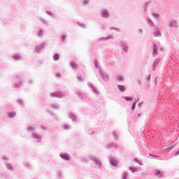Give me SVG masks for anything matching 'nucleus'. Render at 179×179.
Masks as SVG:
<instances>
[{
	"instance_id": "nucleus-1",
	"label": "nucleus",
	"mask_w": 179,
	"mask_h": 179,
	"mask_svg": "<svg viewBox=\"0 0 179 179\" xmlns=\"http://www.w3.org/2000/svg\"><path fill=\"white\" fill-rule=\"evenodd\" d=\"M36 129H37L36 124H31L29 127H28V131L31 132V138H32V139H34L36 143H40V142H41V139H43V136L37 133Z\"/></svg>"
},
{
	"instance_id": "nucleus-2",
	"label": "nucleus",
	"mask_w": 179,
	"mask_h": 179,
	"mask_svg": "<svg viewBox=\"0 0 179 179\" xmlns=\"http://www.w3.org/2000/svg\"><path fill=\"white\" fill-rule=\"evenodd\" d=\"M90 159L94 163L96 166H98L99 169L101 168L103 164L101 163V160L100 159V158L94 155H90Z\"/></svg>"
},
{
	"instance_id": "nucleus-3",
	"label": "nucleus",
	"mask_w": 179,
	"mask_h": 179,
	"mask_svg": "<svg viewBox=\"0 0 179 179\" xmlns=\"http://www.w3.org/2000/svg\"><path fill=\"white\" fill-rule=\"evenodd\" d=\"M15 84L13 87V84H12V87H15V89H19V87H22L23 85V80L19 77L15 78Z\"/></svg>"
},
{
	"instance_id": "nucleus-4",
	"label": "nucleus",
	"mask_w": 179,
	"mask_h": 179,
	"mask_svg": "<svg viewBox=\"0 0 179 179\" xmlns=\"http://www.w3.org/2000/svg\"><path fill=\"white\" fill-rule=\"evenodd\" d=\"M66 93L65 92H56L50 94V97H57V99H62L65 97Z\"/></svg>"
},
{
	"instance_id": "nucleus-5",
	"label": "nucleus",
	"mask_w": 179,
	"mask_h": 179,
	"mask_svg": "<svg viewBox=\"0 0 179 179\" xmlns=\"http://www.w3.org/2000/svg\"><path fill=\"white\" fill-rule=\"evenodd\" d=\"M100 13L101 17L103 19H108V17L110 16V11L106 8H102L100 11Z\"/></svg>"
},
{
	"instance_id": "nucleus-6",
	"label": "nucleus",
	"mask_w": 179,
	"mask_h": 179,
	"mask_svg": "<svg viewBox=\"0 0 179 179\" xmlns=\"http://www.w3.org/2000/svg\"><path fill=\"white\" fill-rule=\"evenodd\" d=\"M99 75L105 82H108L110 80V76H108V74L101 71V69H99Z\"/></svg>"
},
{
	"instance_id": "nucleus-7",
	"label": "nucleus",
	"mask_w": 179,
	"mask_h": 179,
	"mask_svg": "<svg viewBox=\"0 0 179 179\" xmlns=\"http://www.w3.org/2000/svg\"><path fill=\"white\" fill-rule=\"evenodd\" d=\"M45 48V46L44 45V43H41L40 45H37L35 47V52L36 54H41V51Z\"/></svg>"
},
{
	"instance_id": "nucleus-8",
	"label": "nucleus",
	"mask_w": 179,
	"mask_h": 179,
	"mask_svg": "<svg viewBox=\"0 0 179 179\" xmlns=\"http://www.w3.org/2000/svg\"><path fill=\"white\" fill-rule=\"evenodd\" d=\"M120 46L124 52H128L129 51V46L128 44L124 41L120 43Z\"/></svg>"
},
{
	"instance_id": "nucleus-9",
	"label": "nucleus",
	"mask_w": 179,
	"mask_h": 179,
	"mask_svg": "<svg viewBox=\"0 0 179 179\" xmlns=\"http://www.w3.org/2000/svg\"><path fill=\"white\" fill-rule=\"evenodd\" d=\"M169 27L177 29L178 27V22L176 20H171L169 23Z\"/></svg>"
},
{
	"instance_id": "nucleus-10",
	"label": "nucleus",
	"mask_w": 179,
	"mask_h": 179,
	"mask_svg": "<svg viewBox=\"0 0 179 179\" xmlns=\"http://www.w3.org/2000/svg\"><path fill=\"white\" fill-rule=\"evenodd\" d=\"M59 157L63 160H66V162H69V160H71V155L68 153H60Z\"/></svg>"
},
{
	"instance_id": "nucleus-11",
	"label": "nucleus",
	"mask_w": 179,
	"mask_h": 179,
	"mask_svg": "<svg viewBox=\"0 0 179 179\" xmlns=\"http://www.w3.org/2000/svg\"><path fill=\"white\" fill-rule=\"evenodd\" d=\"M163 171L159 169L154 170V176L157 177V178H163Z\"/></svg>"
},
{
	"instance_id": "nucleus-12",
	"label": "nucleus",
	"mask_w": 179,
	"mask_h": 179,
	"mask_svg": "<svg viewBox=\"0 0 179 179\" xmlns=\"http://www.w3.org/2000/svg\"><path fill=\"white\" fill-rule=\"evenodd\" d=\"M108 40H114V36L112 35H107L106 37L99 38L98 41H108Z\"/></svg>"
},
{
	"instance_id": "nucleus-13",
	"label": "nucleus",
	"mask_w": 179,
	"mask_h": 179,
	"mask_svg": "<svg viewBox=\"0 0 179 179\" xmlns=\"http://www.w3.org/2000/svg\"><path fill=\"white\" fill-rule=\"evenodd\" d=\"M5 167L6 170L9 171H15V168H13V165L9 162H4Z\"/></svg>"
},
{
	"instance_id": "nucleus-14",
	"label": "nucleus",
	"mask_w": 179,
	"mask_h": 179,
	"mask_svg": "<svg viewBox=\"0 0 179 179\" xmlns=\"http://www.w3.org/2000/svg\"><path fill=\"white\" fill-rule=\"evenodd\" d=\"M87 86L90 87V89H92V92H94L96 96H97V94H100V92H99V91L94 88V86H93L92 83H88Z\"/></svg>"
},
{
	"instance_id": "nucleus-15",
	"label": "nucleus",
	"mask_w": 179,
	"mask_h": 179,
	"mask_svg": "<svg viewBox=\"0 0 179 179\" xmlns=\"http://www.w3.org/2000/svg\"><path fill=\"white\" fill-rule=\"evenodd\" d=\"M154 29H155V31L154 32L155 37H162V32L160 31L159 28L157 27H154Z\"/></svg>"
},
{
	"instance_id": "nucleus-16",
	"label": "nucleus",
	"mask_w": 179,
	"mask_h": 179,
	"mask_svg": "<svg viewBox=\"0 0 179 179\" xmlns=\"http://www.w3.org/2000/svg\"><path fill=\"white\" fill-rule=\"evenodd\" d=\"M146 22L148 26H151V27H156V26H155V22H153V20H152L151 17H147Z\"/></svg>"
},
{
	"instance_id": "nucleus-17",
	"label": "nucleus",
	"mask_w": 179,
	"mask_h": 179,
	"mask_svg": "<svg viewBox=\"0 0 179 179\" xmlns=\"http://www.w3.org/2000/svg\"><path fill=\"white\" fill-rule=\"evenodd\" d=\"M152 48H153L152 55L154 56L157 55V54H159L157 45L156 44H153Z\"/></svg>"
},
{
	"instance_id": "nucleus-18",
	"label": "nucleus",
	"mask_w": 179,
	"mask_h": 179,
	"mask_svg": "<svg viewBox=\"0 0 179 179\" xmlns=\"http://www.w3.org/2000/svg\"><path fill=\"white\" fill-rule=\"evenodd\" d=\"M160 62V59H157L155 60L153 65H152V71H156V68H157V65H159V63Z\"/></svg>"
},
{
	"instance_id": "nucleus-19",
	"label": "nucleus",
	"mask_w": 179,
	"mask_h": 179,
	"mask_svg": "<svg viewBox=\"0 0 179 179\" xmlns=\"http://www.w3.org/2000/svg\"><path fill=\"white\" fill-rule=\"evenodd\" d=\"M51 108L53 110H59L61 108V106L59 103H53L50 105Z\"/></svg>"
},
{
	"instance_id": "nucleus-20",
	"label": "nucleus",
	"mask_w": 179,
	"mask_h": 179,
	"mask_svg": "<svg viewBox=\"0 0 179 179\" xmlns=\"http://www.w3.org/2000/svg\"><path fill=\"white\" fill-rule=\"evenodd\" d=\"M13 59H15V61H22V55H20V54H15L13 55Z\"/></svg>"
},
{
	"instance_id": "nucleus-21",
	"label": "nucleus",
	"mask_w": 179,
	"mask_h": 179,
	"mask_svg": "<svg viewBox=\"0 0 179 179\" xmlns=\"http://www.w3.org/2000/svg\"><path fill=\"white\" fill-rule=\"evenodd\" d=\"M69 117L73 122H76V120H77L76 115L75 114H73V113H69Z\"/></svg>"
},
{
	"instance_id": "nucleus-22",
	"label": "nucleus",
	"mask_w": 179,
	"mask_h": 179,
	"mask_svg": "<svg viewBox=\"0 0 179 179\" xmlns=\"http://www.w3.org/2000/svg\"><path fill=\"white\" fill-rule=\"evenodd\" d=\"M117 89L120 90V92H122V93H124V92L127 90V88L125 87V86L122 85H117Z\"/></svg>"
},
{
	"instance_id": "nucleus-23",
	"label": "nucleus",
	"mask_w": 179,
	"mask_h": 179,
	"mask_svg": "<svg viewBox=\"0 0 179 179\" xmlns=\"http://www.w3.org/2000/svg\"><path fill=\"white\" fill-rule=\"evenodd\" d=\"M87 134L88 135H90V136L94 135V134H96V129H92V128L88 129Z\"/></svg>"
},
{
	"instance_id": "nucleus-24",
	"label": "nucleus",
	"mask_w": 179,
	"mask_h": 179,
	"mask_svg": "<svg viewBox=\"0 0 179 179\" xmlns=\"http://www.w3.org/2000/svg\"><path fill=\"white\" fill-rule=\"evenodd\" d=\"M17 115L16 112H10L8 113V118H15V116Z\"/></svg>"
},
{
	"instance_id": "nucleus-25",
	"label": "nucleus",
	"mask_w": 179,
	"mask_h": 179,
	"mask_svg": "<svg viewBox=\"0 0 179 179\" xmlns=\"http://www.w3.org/2000/svg\"><path fill=\"white\" fill-rule=\"evenodd\" d=\"M62 129H64V131H68L72 129V126H71V124H65L63 125Z\"/></svg>"
},
{
	"instance_id": "nucleus-26",
	"label": "nucleus",
	"mask_w": 179,
	"mask_h": 179,
	"mask_svg": "<svg viewBox=\"0 0 179 179\" xmlns=\"http://www.w3.org/2000/svg\"><path fill=\"white\" fill-rule=\"evenodd\" d=\"M71 66L72 69H78L79 68V66L74 61H71Z\"/></svg>"
},
{
	"instance_id": "nucleus-27",
	"label": "nucleus",
	"mask_w": 179,
	"mask_h": 179,
	"mask_svg": "<svg viewBox=\"0 0 179 179\" xmlns=\"http://www.w3.org/2000/svg\"><path fill=\"white\" fill-rule=\"evenodd\" d=\"M152 15L157 22H160V14L152 13Z\"/></svg>"
},
{
	"instance_id": "nucleus-28",
	"label": "nucleus",
	"mask_w": 179,
	"mask_h": 179,
	"mask_svg": "<svg viewBox=\"0 0 179 179\" xmlns=\"http://www.w3.org/2000/svg\"><path fill=\"white\" fill-rule=\"evenodd\" d=\"M44 36V31L42 29H40L37 33V37L41 38Z\"/></svg>"
},
{
	"instance_id": "nucleus-29",
	"label": "nucleus",
	"mask_w": 179,
	"mask_h": 179,
	"mask_svg": "<svg viewBox=\"0 0 179 179\" xmlns=\"http://www.w3.org/2000/svg\"><path fill=\"white\" fill-rule=\"evenodd\" d=\"M68 37V35H66V32L62 34L60 36L61 41L64 43L65 40H66V38Z\"/></svg>"
},
{
	"instance_id": "nucleus-30",
	"label": "nucleus",
	"mask_w": 179,
	"mask_h": 179,
	"mask_svg": "<svg viewBox=\"0 0 179 179\" xmlns=\"http://www.w3.org/2000/svg\"><path fill=\"white\" fill-rule=\"evenodd\" d=\"M150 1H146L145 3L143 6V10L144 12H146V10H148V6H149L150 5Z\"/></svg>"
},
{
	"instance_id": "nucleus-31",
	"label": "nucleus",
	"mask_w": 179,
	"mask_h": 179,
	"mask_svg": "<svg viewBox=\"0 0 179 179\" xmlns=\"http://www.w3.org/2000/svg\"><path fill=\"white\" fill-rule=\"evenodd\" d=\"M110 164L113 165V166H117V160L115 159H114V158H110Z\"/></svg>"
},
{
	"instance_id": "nucleus-32",
	"label": "nucleus",
	"mask_w": 179,
	"mask_h": 179,
	"mask_svg": "<svg viewBox=\"0 0 179 179\" xmlns=\"http://www.w3.org/2000/svg\"><path fill=\"white\" fill-rule=\"evenodd\" d=\"M113 139L115 141H118V133L117 131H113Z\"/></svg>"
},
{
	"instance_id": "nucleus-33",
	"label": "nucleus",
	"mask_w": 179,
	"mask_h": 179,
	"mask_svg": "<svg viewBox=\"0 0 179 179\" xmlns=\"http://www.w3.org/2000/svg\"><path fill=\"white\" fill-rule=\"evenodd\" d=\"M76 79L78 82H83L85 80V78L82 77V76H77Z\"/></svg>"
},
{
	"instance_id": "nucleus-34",
	"label": "nucleus",
	"mask_w": 179,
	"mask_h": 179,
	"mask_svg": "<svg viewBox=\"0 0 179 179\" xmlns=\"http://www.w3.org/2000/svg\"><path fill=\"white\" fill-rule=\"evenodd\" d=\"M39 20L43 24H48V21L45 19H43V17H39Z\"/></svg>"
},
{
	"instance_id": "nucleus-35",
	"label": "nucleus",
	"mask_w": 179,
	"mask_h": 179,
	"mask_svg": "<svg viewBox=\"0 0 179 179\" xmlns=\"http://www.w3.org/2000/svg\"><path fill=\"white\" fill-rule=\"evenodd\" d=\"M1 159L2 160H4L6 162H9V157L6 155H2Z\"/></svg>"
},
{
	"instance_id": "nucleus-36",
	"label": "nucleus",
	"mask_w": 179,
	"mask_h": 179,
	"mask_svg": "<svg viewBox=\"0 0 179 179\" xmlns=\"http://www.w3.org/2000/svg\"><path fill=\"white\" fill-rule=\"evenodd\" d=\"M53 59L54 61H58L59 59V55L58 53L55 54Z\"/></svg>"
},
{
	"instance_id": "nucleus-37",
	"label": "nucleus",
	"mask_w": 179,
	"mask_h": 179,
	"mask_svg": "<svg viewBox=\"0 0 179 179\" xmlns=\"http://www.w3.org/2000/svg\"><path fill=\"white\" fill-rule=\"evenodd\" d=\"M89 3H90V0H83V5H84V6H87V5H89Z\"/></svg>"
},
{
	"instance_id": "nucleus-38",
	"label": "nucleus",
	"mask_w": 179,
	"mask_h": 179,
	"mask_svg": "<svg viewBox=\"0 0 179 179\" xmlns=\"http://www.w3.org/2000/svg\"><path fill=\"white\" fill-rule=\"evenodd\" d=\"M25 167L26 169H31V167H33V165H31L30 162H26Z\"/></svg>"
},
{
	"instance_id": "nucleus-39",
	"label": "nucleus",
	"mask_w": 179,
	"mask_h": 179,
	"mask_svg": "<svg viewBox=\"0 0 179 179\" xmlns=\"http://www.w3.org/2000/svg\"><path fill=\"white\" fill-rule=\"evenodd\" d=\"M17 103H18V104H20V106H21V107H24V103L23 102L22 100L18 99L17 101Z\"/></svg>"
},
{
	"instance_id": "nucleus-40",
	"label": "nucleus",
	"mask_w": 179,
	"mask_h": 179,
	"mask_svg": "<svg viewBox=\"0 0 179 179\" xmlns=\"http://www.w3.org/2000/svg\"><path fill=\"white\" fill-rule=\"evenodd\" d=\"M134 162L136 163H138L140 166H143V164L142 163V161L139 160L138 158L134 159Z\"/></svg>"
},
{
	"instance_id": "nucleus-41",
	"label": "nucleus",
	"mask_w": 179,
	"mask_h": 179,
	"mask_svg": "<svg viewBox=\"0 0 179 179\" xmlns=\"http://www.w3.org/2000/svg\"><path fill=\"white\" fill-rule=\"evenodd\" d=\"M138 101H139V100L133 103L132 106H131V110H133V111H135V108H136V103H138Z\"/></svg>"
},
{
	"instance_id": "nucleus-42",
	"label": "nucleus",
	"mask_w": 179,
	"mask_h": 179,
	"mask_svg": "<svg viewBox=\"0 0 179 179\" xmlns=\"http://www.w3.org/2000/svg\"><path fill=\"white\" fill-rule=\"evenodd\" d=\"M76 94H77L78 99H80V100H83V95H82V93L76 92Z\"/></svg>"
},
{
	"instance_id": "nucleus-43",
	"label": "nucleus",
	"mask_w": 179,
	"mask_h": 179,
	"mask_svg": "<svg viewBox=\"0 0 179 179\" xmlns=\"http://www.w3.org/2000/svg\"><path fill=\"white\" fill-rule=\"evenodd\" d=\"M117 80H118V82H123L124 80V77L123 76H120L117 78Z\"/></svg>"
},
{
	"instance_id": "nucleus-44",
	"label": "nucleus",
	"mask_w": 179,
	"mask_h": 179,
	"mask_svg": "<svg viewBox=\"0 0 179 179\" xmlns=\"http://www.w3.org/2000/svg\"><path fill=\"white\" fill-rule=\"evenodd\" d=\"M94 64L95 68H96V69H99V62L97 61V59H95Z\"/></svg>"
},
{
	"instance_id": "nucleus-45",
	"label": "nucleus",
	"mask_w": 179,
	"mask_h": 179,
	"mask_svg": "<svg viewBox=\"0 0 179 179\" xmlns=\"http://www.w3.org/2000/svg\"><path fill=\"white\" fill-rule=\"evenodd\" d=\"M110 30H115V31H117V33L120 32V29L119 28H117L115 27H111L110 28Z\"/></svg>"
},
{
	"instance_id": "nucleus-46",
	"label": "nucleus",
	"mask_w": 179,
	"mask_h": 179,
	"mask_svg": "<svg viewBox=\"0 0 179 179\" xmlns=\"http://www.w3.org/2000/svg\"><path fill=\"white\" fill-rule=\"evenodd\" d=\"M51 115H52V117H54V118H55L56 121H58V115H57L55 113H51Z\"/></svg>"
},
{
	"instance_id": "nucleus-47",
	"label": "nucleus",
	"mask_w": 179,
	"mask_h": 179,
	"mask_svg": "<svg viewBox=\"0 0 179 179\" xmlns=\"http://www.w3.org/2000/svg\"><path fill=\"white\" fill-rule=\"evenodd\" d=\"M124 100L126 101H131L132 99H131L129 96H123Z\"/></svg>"
},
{
	"instance_id": "nucleus-48",
	"label": "nucleus",
	"mask_w": 179,
	"mask_h": 179,
	"mask_svg": "<svg viewBox=\"0 0 179 179\" xmlns=\"http://www.w3.org/2000/svg\"><path fill=\"white\" fill-rule=\"evenodd\" d=\"M78 25H79V27H81L82 29H86V24H85L78 23Z\"/></svg>"
},
{
	"instance_id": "nucleus-49",
	"label": "nucleus",
	"mask_w": 179,
	"mask_h": 179,
	"mask_svg": "<svg viewBox=\"0 0 179 179\" xmlns=\"http://www.w3.org/2000/svg\"><path fill=\"white\" fill-rule=\"evenodd\" d=\"M40 127L43 131H47V127L44 126L43 124H41Z\"/></svg>"
},
{
	"instance_id": "nucleus-50",
	"label": "nucleus",
	"mask_w": 179,
	"mask_h": 179,
	"mask_svg": "<svg viewBox=\"0 0 179 179\" xmlns=\"http://www.w3.org/2000/svg\"><path fill=\"white\" fill-rule=\"evenodd\" d=\"M128 178V175L127 174L126 172H124L122 174V179H127Z\"/></svg>"
},
{
	"instance_id": "nucleus-51",
	"label": "nucleus",
	"mask_w": 179,
	"mask_h": 179,
	"mask_svg": "<svg viewBox=\"0 0 179 179\" xmlns=\"http://www.w3.org/2000/svg\"><path fill=\"white\" fill-rule=\"evenodd\" d=\"M129 170L131 171V173H135V171H136V168L130 167Z\"/></svg>"
},
{
	"instance_id": "nucleus-52",
	"label": "nucleus",
	"mask_w": 179,
	"mask_h": 179,
	"mask_svg": "<svg viewBox=\"0 0 179 179\" xmlns=\"http://www.w3.org/2000/svg\"><path fill=\"white\" fill-rule=\"evenodd\" d=\"M28 83H29V85H33V84L34 83V80H33V79H29V80H28Z\"/></svg>"
},
{
	"instance_id": "nucleus-53",
	"label": "nucleus",
	"mask_w": 179,
	"mask_h": 179,
	"mask_svg": "<svg viewBox=\"0 0 179 179\" xmlns=\"http://www.w3.org/2000/svg\"><path fill=\"white\" fill-rule=\"evenodd\" d=\"M46 13L49 15V16H54V13H52V12H50V10H47Z\"/></svg>"
},
{
	"instance_id": "nucleus-54",
	"label": "nucleus",
	"mask_w": 179,
	"mask_h": 179,
	"mask_svg": "<svg viewBox=\"0 0 179 179\" xmlns=\"http://www.w3.org/2000/svg\"><path fill=\"white\" fill-rule=\"evenodd\" d=\"M106 28H107V27H106V25H105L104 24H102L101 25V30H106Z\"/></svg>"
},
{
	"instance_id": "nucleus-55",
	"label": "nucleus",
	"mask_w": 179,
	"mask_h": 179,
	"mask_svg": "<svg viewBox=\"0 0 179 179\" xmlns=\"http://www.w3.org/2000/svg\"><path fill=\"white\" fill-rule=\"evenodd\" d=\"M138 33H139V34H143V29H138Z\"/></svg>"
},
{
	"instance_id": "nucleus-56",
	"label": "nucleus",
	"mask_w": 179,
	"mask_h": 179,
	"mask_svg": "<svg viewBox=\"0 0 179 179\" xmlns=\"http://www.w3.org/2000/svg\"><path fill=\"white\" fill-rule=\"evenodd\" d=\"M58 176H59V177H64V175L62 174V171H59Z\"/></svg>"
},
{
	"instance_id": "nucleus-57",
	"label": "nucleus",
	"mask_w": 179,
	"mask_h": 179,
	"mask_svg": "<svg viewBox=\"0 0 179 179\" xmlns=\"http://www.w3.org/2000/svg\"><path fill=\"white\" fill-rule=\"evenodd\" d=\"M82 162H88V161H87V158H86V157H83V158L82 159Z\"/></svg>"
},
{
	"instance_id": "nucleus-58",
	"label": "nucleus",
	"mask_w": 179,
	"mask_h": 179,
	"mask_svg": "<svg viewBox=\"0 0 179 179\" xmlns=\"http://www.w3.org/2000/svg\"><path fill=\"white\" fill-rule=\"evenodd\" d=\"M56 77L57 78H61V73H56Z\"/></svg>"
},
{
	"instance_id": "nucleus-59",
	"label": "nucleus",
	"mask_w": 179,
	"mask_h": 179,
	"mask_svg": "<svg viewBox=\"0 0 179 179\" xmlns=\"http://www.w3.org/2000/svg\"><path fill=\"white\" fill-rule=\"evenodd\" d=\"M110 145H111L112 148H117V144H115V143H111Z\"/></svg>"
},
{
	"instance_id": "nucleus-60",
	"label": "nucleus",
	"mask_w": 179,
	"mask_h": 179,
	"mask_svg": "<svg viewBox=\"0 0 179 179\" xmlns=\"http://www.w3.org/2000/svg\"><path fill=\"white\" fill-rule=\"evenodd\" d=\"M175 145L171 146V148H168L167 150L168 152H170V150H171V149H173V148H174Z\"/></svg>"
},
{
	"instance_id": "nucleus-61",
	"label": "nucleus",
	"mask_w": 179,
	"mask_h": 179,
	"mask_svg": "<svg viewBox=\"0 0 179 179\" xmlns=\"http://www.w3.org/2000/svg\"><path fill=\"white\" fill-rule=\"evenodd\" d=\"M106 148L108 149H110V148H112L111 144H109V145H106Z\"/></svg>"
},
{
	"instance_id": "nucleus-62",
	"label": "nucleus",
	"mask_w": 179,
	"mask_h": 179,
	"mask_svg": "<svg viewBox=\"0 0 179 179\" xmlns=\"http://www.w3.org/2000/svg\"><path fill=\"white\" fill-rule=\"evenodd\" d=\"M142 103H138V107H142Z\"/></svg>"
},
{
	"instance_id": "nucleus-63",
	"label": "nucleus",
	"mask_w": 179,
	"mask_h": 179,
	"mask_svg": "<svg viewBox=\"0 0 179 179\" xmlns=\"http://www.w3.org/2000/svg\"><path fill=\"white\" fill-rule=\"evenodd\" d=\"M148 80H150V75L148 76Z\"/></svg>"
},
{
	"instance_id": "nucleus-64",
	"label": "nucleus",
	"mask_w": 179,
	"mask_h": 179,
	"mask_svg": "<svg viewBox=\"0 0 179 179\" xmlns=\"http://www.w3.org/2000/svg\"><path fill=\"white\" fill-rule=\"evenodd\" d=\"M176 156H178V155H179V151L176 152Z\"/></svg>"
}]
</instances>
